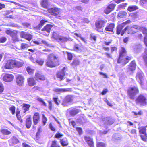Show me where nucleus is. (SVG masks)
Instances as JSON below:
<instances>
[{
  "label": "nucleus",
  "instance_id": "nucleus-8",
  "mask_svg": "<svg viewBox=\"0 0 147 147\" xmlns=\"http://www.w3.org/2000/svg\"><path fill=\"white\" fill-rule=\"evenodd\" d=\"M52 37L59 42H64L67 40V38L59 35L57 33L55 32H53V34Z\"/></svg>",
  "mask_w": 147,
  "mask_h": 147
},
{
  "label": "nucleus",
  "instance_id": "nucleus-58",
  "mask_svg": "<svg viewBox=\"0 0 147 147\" xmlns=\"http://www.w3.org/2000/svg\"><path fill=\"white\" fill-rule=\"evenodd\" d=\"M49 127L50 129L52 131H55V129L54 126L51 123L49 124Z\"/></svg>",
  "mask_w": 147,
  "mask_h": 147
},
{
  "label": "nucleus",
  "instance_id": "nucleus-21",
  "mask_svg": "<svg viewBox=\"0 0 147 147\" xmlns=\"http://www.w3.org/2000/svg\"><path fill=\"white\" fill-rule=\"evenodd\" d=\"M136 65L135 61L134 60L128 66V68L129 71H130L131 72L135 70L136 68Z\"/></svg>",
  "mask_w": 147,
  "mask_h": 147
},
{
  "label": "nucleus",
  "instance_id": "nucleus-52",
  "mask_svg": "<svg viewBox=\"0 0 147 147\" xmlns=\"http://www.w3.org/2000/svg\"><path fill=\"white\" fill-rule=\"evenodd\" d=\"M79 62L77 59H74L71 64L73 65H77L79 64Z\"/></svg>",
  "mask_w": 147,
  "mask_h": 147
},
{
  "label": "nucleus",
  "instance_id": "nucleus-38",
  "mask_svg": "<svg viewBox=\"0 0 147 147\" xmlns=\"http://www.w3.org/2000/svg\"><path fill=\"white\" fill-rule=\"evenodd\" d=\"M1 131L2 134L5 135H9L11 133V132L10 131L5 129H1Z\"/></svg>",
  "mask_w": 147,
  "mask_h": 147
},
{
  "label": "nucleus",
  "instance_id": "nucleus-34",
  "mask_svg": "<svg viewBox=\"0 0 147 147\" xmlns=\"http://www.w3.org/2000/svg\"><path fill=\"white\" fill-rule=\"evenodd\" d=\"M30 107V105H29L24 104L22 108V109L24 110V113H25L27 111L29 110V108Z\"/></svg>",
  "mask_w": 147,
  "mask_h": 147
},
{
  "label": "nucleus",
  "instance_id": "nucleus-37",
  "mask_svg": "<svg viewBox=\"0 0 147 147\" xmlns=\"http://www.w3.org/2000/svg\"><path fill=\"white\" fill-rule=\"evenodd\" d=\"M138 9V7L135 5L129 6L128 8V10L130 11L135 10Z\"/></svg>",
  "mask_w": 147,
  "mask_h": 147
},
{
  "label": "nucleus",
  "instance_id": "nucleus-15",
  "mask_svg": "<svg viewBox=\"0 0 147 147\" xmlns=\"http://www.w3.org/2000/svg\"><path fill=\"white\" fill-rule=\"evenodd\" d=\"M115 6V4L113 3L110 4L104 10L105 13L106 14H109L113 10Z\"/></svg>",
  "mask_w": 147,
  "mask_h": 147
},
{
  "label": "nucleus",
  "instance_id": "nucleus-57",
  "mask_svg": "<svg viewBox=\"0 0 147 147\" xmlns=\"http://www.w3.org/2000/svg\"><path fill=\"white\" fill-rule=\"evenodd\" d=\"M37 100L38 101L42 103L45 106H47L45 102L40 98H38L37 99Z\"/></svg>",
  "mask_w": 147,
  "mask_h": 147
},
{
  "label": "nucleus",
  "instance_id": "nucleus-64",
  "mask_svg": "<svg viewBox=\"0 0 147 147\" xmlns=\"http://www.w3.org/2000/svg\"><path fill=\"white\" fill-rule=\"evenodd\" d=\"M90 37L91 38L93 39L94 41H96V37L95 34H91L90 35Z\"/></svg>",
  "mask_w": 147,
  "mask_h": 147
},
{
  "label": "nucleus",
  "instance_id": "nucleus-41",
  "mask_svg": "<svg viewBox=\"0 0 147 147\" xmlns=\"http://www.w3.org/2000/svg\"><path fill=\"white\" fill-rule=\"evenodd\" d=\"M29 46V45L28 44L22 43L21 44L20 47L21 49H27Z\"/></svg>",
  "mask_w": 147,
  "mask_h": 147
},
{
  "label": "nucleus",
  "instance_id": "nucleus-27",
  "mask_svg": "<svg viewBox=\"0 0 147 147\" xmlns=\"http://www.w3.org/2000/svg\"><path fill=\"white\" fill-rule=\"evenodd\" d=\"M142 32L145 35L144 37V42L145 45L147 47V29L145 27L142 28Z\"/></svg>",
  "mask_w": 147,
  "mask_h": 147
},
{
  "label": "nucleus",
  "instance_id": "nucleus-17",
  "mask_svg": "<svg viewBox=\"0 0 147 147\" xmlns=\"http://www.w3.org/2000/svg\"><path fill=\"white\" fill-rule=\"evenodd\" d=\"M35 78L39 81H44L45 80V77L40 72H36L35 76Z\"/></svg>",
  "mask_w": 147,
  "mask_h": 147
},
{
  "label": "nucleus",
  "instance_id": "nucleus-16",
  "mask_svg": "<svg viewBox=\"0 0 147 147\" xmlns=\"http://www.w3.org/2000/svg\"><path fill=\"white\" fill-rule=\"evenodd\" d=\"M4 67L6 69H10L13 68V60H9L3 64Z\"/></svg>",
  "mask_w": 147,
  "mask_h": 147
},
{
  "label": "nucleus",
  "instance_id": "nucleus-56",
  "mask_svg": "<svg viewBox=\"0 0 147 147\" xmlns=\"http://www.w3.org/2000/svg\"><path fill=\"white\" fill-rule=\"evenodd\" d=\"M63 136V135L62 134L59 132H58L55 135V137L56 138H61Z\"/></svg>",
  "mask_w": 147,
  "mask_h": 147
},
{
  "label": "nucleus",
  "instance_id": "nucleus-48",
  "mask_svg": "<svg viewBox=\"0 0 147 147\" xmlns=\"http://www.w3.org/2000/svg\"><path fill=\"white\" fill-rule=\"evenodd\" d=\"M127 5V3H123L119 5L118 6V8L121 9H124Z\"/></svg>",
  "mask_w": 147,
  "mask_h": 147
},
{
  "label": "nucleus",
  "instance_id": "nucleus-61",
  "mask_svg": "<svg viewBox=\"0 0 147 147\" xmlns=\"http://www.w3.org/2000/svg\"><path fill=\"white\" fill-rule=\"evenodd\" d=\"M53 99L55 103L58 105L59 104V103L58 102V97H54L53 98Z\"/></svg>",
  "mask_w": 147,
  "mask_h": 147
},
{
  "label": "nucleus",
  "instance_id": "nucleus-12",
  "mask_svg": "<svg viewBox=\"0 0 147 147\" xmlns=\"http://www.w3.org/2000/svg\"><path fill=\"white\" fill-rule=\"evenodd\" d=\"M72 100V96L71 95H68L65 98L62 104L64 106H67L69 105V103L71 102Z\"/></svg>",
  "mask_w": 147,
  "mask_h": 147
},
{
  "label": "nucleus",
  "instance_id": "nucleus-10",
  "mask_svg": "<svg viewBox=\"0 0 147 147\" xmlns=\"http://www.w3.org/2000/svg\"><path fill=\"white\" fill-rule=\"evenodd\" d=\"M136 103L141 105H145L146 104V100L143 95H140L136 100Z\"/></svg>",
  "mask_w": 147,
  "mask_h": 147
},
{
  "label": "nucleus",
  "instance_id": "nucleus-26",
  "mask_svg": "<svg viewBox=\"0 0 147 147\" xmlns=\"http://www.w3.org/2000/svg\"><path fill=\"white\" fill-rule=\"evenodd\" d=\"M70 114L72 116H74L79 112V110L74 108H71L68 109Z\"/></svg>",
  "mask_w": 147,
  "mask_h": 147
},
{
  "label": "nucleus",
  "instance_id": "nucleus-54",
  "mask_svg": "<svg viewBox=\"0 0 147 147\" xmlns=\"http://www.w3.org/2000/svg\"><path fill=\"white\" fill-rule=\"evenodd\" d=\"M4 90V87L3 84L0 83V94L2 93Z\"/></svg>",
  "mask_w": 147,
  "mask_h": 147
},
{
  "label": "nucleus",
  "instance_id": "nucleus-20",
  "mask_svg": "<svg viewBox=\"0 0 147 147\" xmlns=\"http://www.w3.org/2000/svg\"><path fill=\"white\" fill-rule=\"evenodd\" d=\"M65 67H63L62 70L57 73V77L60 80H61L63 79V77L65 76Z\"/></svg>",
  "mask_w": 147,
  "mask_h": 147
},
{
  "label": "nucleus",
  "instance_id": "nucleus-2",
  "mask_svg": "<svg viewBox=\"0 0 147 147\" xmlns=\"http://www.w3.org/2000/svg\"><path fill=\"white\" fill-rule=\"evenodd\" d=\"M59 65L58 58L56 56L53 54L49 55L46 61V65L51 67H54Z\"/></svg>",
  "mask_w": 147,
  "mask_h": 147
},
{
  "label": "nucleus",
  "instance_id": "nucleus-63",
  "mask_svg": "<svg viewBox=\"0 0 147 147\" xmlns=\"http://www.w3.org/2000/svg\"><path fill=\"white\" fill-rule=\"evenodd\" d=\"M73 57L71 53H68V58L69 60H71Z\"/></svg>",
  "mask_w": 147,
  "mask_h": 147
},
{
  "label": "nucleus",
  "instance_id": "nucleus-47",
  "mask_svg": "<svg viewBox=\"0 0 147 147\" xmlns=\"http://www.w3.org/2000/svg\"><path fill=\"white\" fill-rule=\"evenodd\" d=\"M26 70L28 74L30 75L32 74L34 71V69H32L31 68L29 67H27Z\"/></svg>",
  "mask_w": 147,
  "mask_h": 147
},
{
  "label": "nucleus",
  "instance_id": "nucleus-50",
  "mask_svg": "<svg viewBox=\"0 0 147 147\" xmlns=\"http://www.w3.org/2000/svg\"><path fill=\"white\" fill-rule=\"evenodd\" d=\"M140 136L142 140L145 142L146 141L147 136L146 134H141L140 135Z\"/></svg>",
  "mask_w": 147,
  "mask_h": 147
},
{
  "label": "nucleus",
  "instance_id": "nucleus-31",
  "mask_svg": "<svg viewBox=\"0 0 147 147\" xmlns=\"http://www.w3.org/2000/svg\"><path fill=\"white\" fill-rule=\"evenodd\" d=\"M30 59L33 63L36 62L40 65H42L44 62V60L43 59L34 60L32 57H30Z\"/></svg>",
  "mask_w": 147,
  "mask_h": 147
},
{
  "label": "nucleus",
  "instance_id": "nucleus-22",
  "mask_svg": "<svg viewBox=\"0 0 147 147\" xmlns=\"http://www.w3.org/2000/svg\"><path fill=\"white\" fill-rule=\"evenodd\" d=\"M13 67L19 68L21 67L23 63L22 61L16 60H13Z\"/></svg>",
  "mask_w": 147,
  "mask_h": 147
},
{
  "label": "nucleus",
  "instance_id": "nucleus-4",
  "mask_svg": "<svg viewBox=\"0 0 147 147\" xmlns=\"http://www.w3.org/2000/svg\"><path fill=\"white\" fill-rule=\"evenodd\" d=\"M131 21L129 20L121 24L118 25L117 27V34H121V36H123L126 31L125 28L123 29V28L125 26L126 24H129Z\"/></svg>",
  "mask_w": 147,
  "mask_h": 147
},
{
  "label": "nucleus",
  "instance_id": "nucleus-9",
  "mask_svg": "<svg viewBox=\"0 0 147 147\" xmlns=\"http://www.w3.org/2000/svg\"><path fill=\"white\" fill-rule=\"evenodd\" d=\"M107 22L105 20H100L97 21L96 22V26L97 30L100 32L103 31L102 28L105 25Z\"/></svg>",
  "mask_w": 147,
  "mask_h": 147
},
{
  "label": "nucleus",
  "instance_id": "nucleus-5",
  "mask_svg": "<svg viewBox=\"0 0 147 147\" xmlns=\"http://www.w3.org/2000/svg\"><path fill=\"white\" fill-rule=\"evenodd\" d=\"M48 12L51 15L56 16L57 18L61 19V10L57 7L51 8L48 10Z\"/></svg>",
  "mask_w": 147,
  "mask_h": 147
},
{
  "label": "nucleus",
  "instance_id": "nucleus-24",
  "mask_svg": "<svg viewBox=\"0 0 147 147\" xmlns=\"http://www.w3.org/2000/svg\"><path fill=\"white\" fill-rule=\"evenodd\" d=\"M53 26L51 25H47L42 29V30H44L47 32V34H44L46 36H48L49 33L51 29Z\"/></svg>",
  "mask_w": 147,
  "mask_h": 147
},
{
  "label": "nucleus",
  "instance_id": "nucleus-13",
  "mask_svg": "<svg viewBox=\"0 0 147 147\" xmlns=\"http://www.w3.org/2000/svg\"><path fill=\"white\" fill-rule=\"evenodd\" d=\"M20 36L24 38L29 41H30L32 39V36L28 33L25 32H22L20 33Z\"/></svg>",
  "mask_w": 147,
  "mask_h": 147
},
{
  "label": "nucleus",
  "instance_id": "nucleus-42",
  "mask_svg": "<svg viewBox=\"0 0 147 147\" xmlns=\"http://www.w3.org/2000/svg\"><path fill=\"white\" fill-rule=\"evenodd\" d=\"M50 147H60L59 144L57 143L56 141L54 140L52 141L51 145Z\"/></svg>",
  "mask_w": 147,
  "mask_h": 147
},
{
  "label": "nucleus",
  "instance_id": "nucleus-33",
  "mask_svg": "<svg viewBox=\"0 0 147 147\" xmlns=\"http://www.w3.org/2000/svg\"><path fill=\"white\" fill-rule=\"evenodd\" d=\"M127 13L124 11H119L118 14V16L120 18H125Z\"/></svg>",
  "mask_w": 147,
  "mask_h": 147
},
{
  "label": "nucleus",
  "instance_id": "nucleus-59",
  "mask_svg": "<svg viewBox=\"0 0 147 147\" xmlns=\"http://www.w3.org/2000/svg\"><path fill=\"white\" fill-rule=\"evenodd\" d=\"M6 40V38L5 37H2L0 38V42L1 43L4 42Z\"/></svg>",
  "mask_w": 147,
  "mask_h": 147
},
{
  "label": "nucleus",
  "instance_id": "nucleus-53",
  "mask_svg": "<svg viewBox=\"0 0 147 147\" xmlns=\"http://www.w3.org/2000/svg\"><path fill=\"white\" fill-rule=\"evenodd\" d=\"M15 32L11 30H7L6 31V33L11 36Z\"/></svg>",
  "mask_w": 147,
  "mask_h": 147
},
{
  "label": "nucleus",
  "instance_id": "nucleus-29",
  "mask_svg": "<svg viewBox=\"0 0 147 147\" xmlns=\"http://www.w3.org/2000/svg\"><path fill=\"white\" fill-rule=\"evenodd\" d=\"M27 82L28 85L30 86H32L36 84L35 80L33 78H29L27 79Z\"/></svg>",
  "mask_w": 147,
  "mask_h": 147
},
{
  "label": "nucleus",
  "instance_id": "nucleus-19",
  "mask_svg": "<svg viewBox=\"0 0 147 147\" xmlns=\"http://www.w3.org/2000/svg\"><path fill=\"white\" fill-rule=\"evenodd\" d=\"M103 122L105 124L111 125L114 122V120L109 117H105L102 119Z\"/></svg>",
  "mask_w": 147,
  "mask_h": 147
},
{
  "label": "nucleus",
  "instance_id": "nucleus-36",
  "mask_svg": "<svg viewBox=\"0 0 147 147\" xmlns=\"http://www.w3.org/2000/svg\"><path fill=\"white\" fill-rule=\"evenodd\" d=\"M42 6L45 8H47L48 7V3L47 0H42L41 2Z\"/></svg>",
  "mask_w": 147,
  "mask_h": 147
},
{
  "label": "nucleus",
  "instance_id": "nucleus-11",
  "mask_svg": "<svg viewBox=\"0 0 147 147\" xmlns=\"http://www.w3.org/2000/svg\"><path fill=\"white\" fill-rule=\"evenodd\" d=\"M25 80L24 77L22 75L18 74L16 76V82L18 85L19 86H23Z\"/></svg>",
  "mask_w": 147,
  "mask_h": 147
},
{
  "label": "nucleus",
  "instance_id": "nucleus-32",
  "mask_svg": "<svg viewBox=\"0 0 147 147\" xmlns=\"http://www.w3.org/2000/svg\"><path fill=\"white\" fill-rule=\"evenodd\" d=\"M60 143L63 146H66L68 144L67 139L65 138L63 139H60Z\"/></svg>",
  "mask_w": 147,
  "mask_h": 147
},
{
  "label": "nucleus",
  "instance_id": "nucleus-25",
  "mask_svg": "<svg viewBox=\"0 0 147 147\" xmlns=\"http://www.w3.org/2000/svg\"><path fill=\"white\" fill-rule=\"evenodd\" d=\"M70 89L68 88H56L54 89V91L56 92H57L59 94L61 93L65 92H66L69 91Z\"/></svg>",
  "mask_w": 147,
  "mask_h": 147
},
{
  "label": "nucleus",
  "instance_id": "nucleus-28",
  "mask_svg": "<svg viewBox=\"0 0 147 147\" xmlns=\"http://www.w3.org/2000/svg\"><path fill=\"white\" fill-rule=\"evenodd\" d=\"M34 123L35 125H36L38 123V121L40 119V117L39 113L38 112H36L35 113L33 117Z\"/></svg>",
  "mask_w": 147,
  "mask_h": 147
},
{
  "label": "nucleus",
  "instance_id": "nucleus-40",
  "mask_svg": "<svg viewBox=\"0 0 147 147\" xmlns=\"http://www.w3.org/2000/svg\"><path fill=\"white\" fill-rule=\"evenodd\" d=\"M139 132L141 134H146V128L145 127H141L139 128Z\"/></svg>",
  "mask_w": 147,
  "mask_h": 147
},
{
  "label": "nucleus",
  "instance_id": "nucleus-7",
  "mask_svg": "<svg viewBox=\"0 0 147 147\" xmlns=\"http://www.w3.org/2000/svg\"><path fill=\"white\" fill-rule=\"evenodd\" d=\"M127 92L130 99H133L136 95L138 93V88L135 86L129 88Z\"/></svg>",
  "mask_w": 147,
  "mask_h": 147
},
{
  "label": "nucleus",
  "instance_id": "nucleus-55",
  "mask_svg": "<svg viewBox=\"0 0 147 147\" xmlns=\"http://www.w3.org/2000/svg\"><path fill=\"white\" fill-rule=\"evenodd\" d=\"M47 22V21H45L44 20H41L38 25V28H40L45 23Z\"/></svg>",
  "mask_w": 147,
  "mask_h": 147
},
{
  "label": "nucleus",
  "instance_id": "nucleus-49",
  "mask_svg": "<svg viewBox=\"0 0 147 147\" xmlns=\"http://www.w3.org/2000/svg\"><path fill=\"white\" fill-rule=\"evenodd\" d=\"M97 147H105V144L101 142H98L97 143Z\"/></svg>",
  "mask_w": 147,
  "mask_h": 147
},
{
  "label": "nucleus",
  "instance_id": "nucleus-6",
  "mask_svg": "<svg viewBox=\"0 0 147 147\" xmlns=\"http://www.w3.org/2000/svg\"><path fill=\"white\" fill-rule=\"evenodd\" d=\"M136 78L137 80L142 86L144 85H146V81L144 77V74L141 71L139 70L138 71Z\"/></svg>",
  "mask_w": 147,
  "mask_h": 147
},
{
  "label": "nucleus",
  "instance_id": "nucleus-43",
  "mask_svg": "<svg viewBox=\"0 0 147 147\" xmlns=\"http://www.w3.org/2000/svg\"><path fill=\"white\" fill-rule=\"evenodd\" d=\"M47 118L43 114L42 115V122L43 125H45L47 123Z\"/></svg>",
  "mask_w": 147,
  "mask_h": 147
},
{
  "label": "nucleus",
  "instance_id": "nucleus-46",
  "mask_svg": "<svg viewBox=\"0 0 147 147\" xmlns=\"http://www.w3.org/2000/svg\"><path fill=\"white\" fill-rule=\"evenodd\" d=\"M9 109L12 114L14 115L15 114L16 108L14 106H12L10 107Z\"/></svg>",
  "mask_w": 147,
  "mask_h": 147
},
{
  "label": "nucleus",
  "instance_id": "nucleus-35",
  "mask_svg": "<svg viewBox=\"0 0 147 147\" xmlns=\"http://www.w3.org/2000/svg\"><path fill=\"white\" fill-rule=\"evenodd\" d=\"M32 122L31 119L30 118L27 119L26 122V126L28 129L31 126Z\"/></svg>",
  "mask_w": 147,
  "mask_h": 147
},
{
  "label": "nucleus",
  "instance_id": "nucleus-51",
  "mask_svg": "<svg viewBox=\"0 0 147 147\" xmlns=\"http://www.w3.org/2000/svg\"><path fill=\"white\" fill-rule=\"evenodd\" d=\"M140 4L141 6H143L147 4V0H141Z\"/></svg>",
  "mask_w": 147,
  "mask_h": 147
},
{
  "label": "nucleus",
  "instance_id": "nucleus-62",
  "mask_svg": "<svg viewBox=\"0 0 147 147\" xmlns=\"http://www.w3.org/2000/svg\"><path fill=\"white\" fill-rule=\"evenodd\" d=\"M42 128L41 127H40L38 129V132L36 134V136H39L40 134V133L42 131Z\"/></svg>",
  "mask_w": 147,
  "mask_h": 147
},
{
  "label": "nucleus",
  "instance_id": "nucleus-44",
  "mask_svg": "<svg viewBox=\"0 0 147 147\" xmlns=\"http://www.w3.org/2000/svg\"><path fill=\"white\" fill-rule=\"evenodd\" d=\"M11 37H12V39L13 41H19V40L17 38V35L15 33H14Z\"/></svg>",
  "mask_w": 147,
  "mask_h": 147
},
{
  "label": "nucleus",
  "instance_id": "nucleus-3",
  "mask_svg": "<svg viewBox=\"0 0 147 147\" xmlns=\"http://www.w3.org/2000/svg\"><path fill=\"white\" fill-rule=\"evenodd\" d=\"M144 28V27H139L136 25H131L125 27L126 31L128 34H132L136 32L139 30L142 32L141 28Z\"/></svg>",
  "mask_w": 147,
  "mask_h": 147
},
{
  "label": "nucleus",
  "instance_id": "nucleus-18",
  "mask_svg": "<svg viewBox=\"0 0 147 147\" xmlns=\"http://www.w3.org/2000/svg\"><path fill=\"white\" fill-rule=\"evenodd\" d=\"M9 142L10 146H14L19 142V141L16 137L13 136L10 139Z\"/></svg>",
  "mask_w": 147,
  "mask_h": 147
},
{
  "label": "nucleus",
  "instance_id": "nucleus-45",
  "mask_svg": "<svg viewBox=\"0 0 147 147\" xmlns=\"http://www.w3.org/2000/svg\"><path fill=\"white\" fill-rule=\"evenodd\" d=\"M77 121L80 123H83L85 122V120L84 118L82 117H80L77 119Z\"/></svg>",
  "mask_w": 147,
  "mask_h": 147
},
{
  "label": "nucleus",
  "instance_id": "nucleus-30",
  "mask_svg": "<svg viewBox=\"0 0 147 147\" xmlns=\"http://www.w3.org/2000/svg\"><path fill=\"white\" fill-rule=\"evenodd\" d=\"M115 26L114 24L111 23L109 25H107L105 28V30L107 31L113 32V28Z\"/></svg>",
  "mask_w": 147,
  "mask_h": 147
},
{
  "label": "nucleus",
  "instance_id": "nucleus-60",
  "mask_svg": "<svg viewBox=\"0 0 147 147\" xmlns=\"http://www.w3.org/2000/svg\"><path fill=\"white\" fill-rule=\"evenodd\" d=\"M23 24L24 26L29 28H31V26L30 24L29 23H24Z\"/></svg>",
  "mask_w": 147,
  "mask_h": 147
},
{
  "label": "nucleus",
  "instance_id": "nucleus-1",
  "mask_svg": "<svg viewBox=\"0 0 147 147\" xmlns=\"http://www.w3.org/2000/svg\"><path fill=\"white\" fill-rule=\"evenodd\" d=\"M126 51L125 49L123 47L121 48L119 56L117 60V62L121 63L124 66L128 63L131 60V58L126 55Z\"/></svg>",
  "mask_w": 147,
  "mask_h": 147
},
{
  "label": "nucleus",
  "instance_id": "nucleus-23",
  "mask_svg": "<svg viewBox=\"0 0 147 147\" xmlns=\"http://www.w3.org/2000/svg\"><path fill=\"white\" fill-rule=\"evenodd\" d=\"M84 139L90 147H94L92 139L91 138L85 136Z\"/></svg>",
  "mask_w": 147,
  "mask_h": 147
},
{
  "label": "nucleus",
  "instance_id": "nucleus-14",
  "mask_svg": "<svg viewBox=\"0 0 147 147\" xmlns=\"http://www.w3.org/2000/svg\"><path fill=\"white\" fill-rule=\"evenodd\" d=\"M3 80L6 82L12 81L14 79V76L12 74H5L3 77Z\"/></svg>",
  "mask_w": 147,
  "mask_h": 147
},
{
  "label": "nucleus",
  "instance_id": "nucleus-39",
  "mask_svg": "<svg viewBox=\"0 0 147 147\" xmlns=\"http://www.w3.org/2000/svg\"><path fill=\"white\" fill-rule=\"evenodd\" d=\"M74 34L77 36L79 37L81 40L83 41L84 43H87L86 40L85 38L82 37V36L80 34H78L76 33H75Z\"/></svg>",
  "mask_w": 147,
  "mask_h": 147
}]
</instances>
